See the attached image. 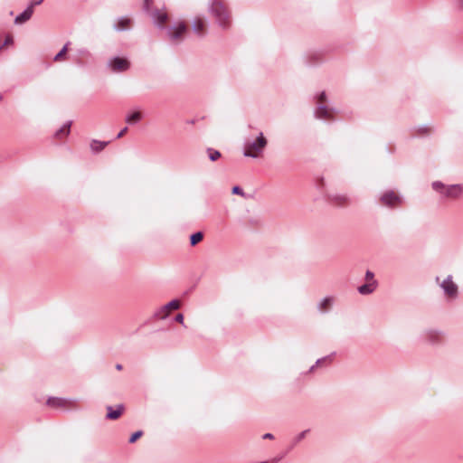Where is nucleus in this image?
Segmentation results:
<instances>
[{
  "instance_id": "nucleus-2",
  "label": "nucleus",
  "mask_w": 463,
  "mask_h": 463,
  "mask_svg": "<svg viewBox=\"0 0 463 463\" xmlns=\"http://www.w3.org/2000/svg\"><path fill=\"white\" fill-rule=\"evenodd\" d=\"M268 140L262 133L254 138L248 139L244 145V156L252 158L262 157Z\"/></svg>"
},
{
  "instance_id": "nucleus-4",
  "label": "nucleus",
  "mask_w": 463,
  "mask_h": 463,
  "mask_svg": "<svg viewBox=\"0 0 463 463\" xmlns=\"http://www.w3.org/2000/svg\"><path fill=\"white\" fill-rule=\"evenodd\" d=\"M379 202L383 206L396 208L402 203V199L397 192L390 190L382 194Z\"/></svg>"
},
{
  "instance_id": "nucleus-10",
  "label": "nucleus",
  "mask_w": 463,
  "mask_h": 463,
  "mask_svg": "<svg viewBox=\"0 0 463 463\" xmlns=\"http://www.w3.org/2000/svg\"><path fill=\"white\" fill-rule=\"evenodd\" d=\"M440 286L444 289L447 296L453 298L457 295L458 287L452 281V279L450 276H449L445 280H443V282L440 284Z\"/></svg>"
},
{
  "instance_id": "nucleus-17",
  "label": "nucleus",
  "mask_w": 463,
  "mask_h": 463,
  "mask_svg": "<svg viewBox=\"0 0 463 463\" xmlns=\"http://www.w3.org/2000/svg\"><path fill=\"white\" fill-rule=\"evenodd\" d=\"M375 281H373V283H366L364 285H362L358 288L359 293L363 295L370 294L375 289Z\"/></svg>"
},
{
  "instance_id": "nucleus-20",
  "label": "nucleus",
  "mask_w": 463,
  "mask_h": 463,
  "mask_svg": "<svg viewBox=\"0 0 463 463\" xmlns=\"http://www.w3.org/2000/svg\"><path fill=\"white\" fill-rule=\"evenodd\" d=\"M141 118H142L141 112L135 111L127 118V122L128 124H135V123L138 122L141 119Z\"/></svg>"
},
{
  "instance_id": "nucleus-35",
  "label": "nucleus",
  "mask_w": 463,
  "mask_h": 463,
  "mask_svg": "<svg viewBox=\"0 0 463 463\" xmlns=\"http://www.w3.org/2000/svg\"><path fill=\"white\" fill-rule=\"evenodd\" d=\"M307 432V430L303 431V432L299 435V439H302V438H304Z\"/></svg>"
},
{
  "instance_id": "nucleus-22",
  "label": "nucleus",
  "mask_w": 463,
  "mask_h": 463,
  "mask_svg": "<svg viewBox=\"0 0 463 463\" xmlns=\"http://www.w3.org/2000/svg\"><path fill=\"white\" fill-rule=\"evenodd\" d=\"M130 25H131L130 18H122L118 22L117 29H118V30L128 29Z\"/></svg>"
},
{
  "instance_id": "nucleus-12",
  "label": "nucleus",
  "mask_w": 463,
  "mask_h": 463,
  "mask_svg": "<svg viewBox=\"0 0 463 463\" xmlns=\"http://www.w3.org/2000/svg\"><path fill=\"white\" fill-rule=\"evenodd\" d=\"M329 200L337 206H345L349 203V198L345 194H332Z\"/></svg>"
},
{
  "instance_id": "nucleus-33",
  "label": "nucleus",
  "mask_w": 463,
  "mask_h": 463,
  "mask_svg": "<svg viewBox=\"0 0 463 463\" xmlns=\"http://www.w3.org/2000/svg\"><path fill=\"white\" fill-rule=\"evenodd\" d=\"M264 439H272L273 438V435L270 434V433H267L263 436Z\"/></svg>"
},
{
  "instance_id": "nucleus-21",
  "label": "nucleus",
  "mask_w": 463,
  "mask_h": 463,
  "mask_svg": "<svg viewBox=\"0 0 463 463\" xmlns=\"http://www.w3.org/2000/svg\"><path fill=\"white\" fill-rule=\"evenodd\" d=\"M203 239V234L201 232H195L190 237V242L192 246H195L199 242H201Z\"/></svg>"
},
{
  "instance_id": "nucleus-27",
  "label": "nucleus",
  "mask_w": 463,
  "mask_h": 463,
  "mask_svg": "<svg viewBox=\"0 0 463 463\" xmlns=\"http://www.w3.org/2000/svg\"><path fill=\"white\" fill-rule=\"evenodd\" d=\"M365 279L367 283H373V281H375L373 279V273L368 270L365 274Z\"/></svg>"
},
{
  "instance_id": "nucleus-29",
  "label": "nucleus",
  "mask_w": 463,
  "mask_h": 463,
  "mask_svg": "<svg viewBox=\"0 0 463 463\" xmlns=\"http://www.w3.org/2000/svg\"><path fill=\"white\" fill-rule=\"evenodd\" d=\"M232 194L243 195V191L239 186H234L232 188Z\"/></svg>"
},
{
  "instance_id": "nucleus-8",
  "label": "nucleus",
  "mask_w": 463,
  "mask_h": 463,
  "mask_svg": "<svg viewBox=\"0 0 463 463\" xmlns=\"http://www.w3.org/2000/svg\"><path fill=\"white\" fill-rule=\"evenodd\" d=\"M325 101H326V93L322 92L317 99V102H318L319 106L317 109V115L320 118L328 119L331 118V111L327 108L323 106Z\"/></svg>"
},
{
  "instance_id": "nucleus-25",
  "label": "nucleus",
  "mask_w": 463,
  "mask_h": 463,
  "mask_svg": "<svg viewBox=\"0 0 463 463\" xmlns=\"http://www.w3.org/2000/svg\"><path fill=\"white\" fill-rule=\"evenodd\" d=\"M143 435V432L141 430L136 431L133 433L129 439L130 443L136 442L139 438H141Z\"/></svg>"
},
{
  "instance_id": "nucleus-32",
  "label": "nucleus",
  "mask_w": 463,
  "mask_h": 463,
  "mask_svg": "<svg viewBox=\"0 0 463 463\" xmlns=\"http://www.w3.org/2000/svg\"><path fill=\"white\" fill-rule=\"evenodd\" d=\"M429 335H430V339H438V337H439L438 333H436V332H430L429 334Z\"/></svg>"
},
{
  "instance_id": "nucleus-26",
  "label": "nucleus",
  "mask_w": 463,
  "mask_h": 463,
  "mask_svg": "<svg viewBox=\"0 0 463 463\" xmlns=\"http://www.w3.org/2000/svg\"><path fill=\"white\" fill-rule=\"evenodd\" d=\"M13 43H14L13 36L11 34L6 35L5 43H4L3 46L0 47V50L2 48L7 47V46L13 44Z\"/></svg>"
},
{
  "instance_id": "nucleus-1",
  "label": "nucleus",
  "mask_w": 463,
  "mask_h": 463,
  "mask_svg": "<svg viewBox=\"0 0 463 463\" xmlns=\"http://www.w3.org/2000/svg\"><path fill=\"white\" fill-rule=\"evenodd\" d=\"M210 12L222 28L226 29L231 25V14L222 0H213Z\"/></svg>"
},
{
  "instance_id": "nucleus-6",
  "label": "nucleus",
  "mask_w": 463,
  "mask_h": 463,
  "mask_svg": "<svg viewBox=\"0 0 463 463\" xmlns=\"http://www.w3.org/2000/svg\"><path fill=\"white\" fill-rule=\"evenodd\" d=\"M188 32V27L184 22H180L176 26L169 30V37L172 42H181Z\"/></svg>"
},
{
  "instance_id": "nucleus-5",
  "label": "nucleus",
  "mask_w": 463,
  "mask_h": 463,
  "mask_svg": "<svg viewBox=\"0 0 463 463\" xmlns=\"http://www.w3.org/2000/svg\"><path fill=\"white\" fill-rule=\"evenodd\" d=\"M47 404L52 408L61 410H71L77 408L76 402L57 397L48 399Z\"/></svg>"
},
{
  "instance_id": "nucleus-7",
  "label": "nucleus",
  "mask_w": 463,
  "mask_h": 463,
  "mask_svg": "<svg viewBox=\"0 0 463 463\" xmlns=\"http://www.w3.org/2000/svg\"><path fill=\"white\" fill-rule=\"evenodd\" d=\"M180 307L179 300H172L166 305L163 306L156 313V317L160 319H165L169 316L173 310H176Z\"/></svg>"
},
{
  "instance_id": "nucleus-34",
  "label": "nucleus",
  "mask_w": 463,
  "mask_h": 463,
  "mask_svg": "<svg viewBox=\"0 0 463 463\" xmlns=\"http://www.w3.org/2000/svg\"><path fill=\"white\" fill-rule=\"evenodd\" d=\"M43 0H40V1H35L33 3H32L31 5H33V7L36 5H40L42 3Z\"/></svg>"
},
{
  "instance_id": "nucleus-31",
  "label": "nucleus",
  "mask_w": 463,
  "mask_h": 463,
  "mask_svg": "<svg viewBox=\"0 0 463 463\" xmlns=\"http://www.w3.org/2000/svg\"><path fill=\"white\" fill-rule=\"evenodd\" d=\"M128 131V128H124L118 134V138H121Z\"/></svg>"
},
{
  "instance_id": "nucleus-36",
  "label": "nucleus",
  "mask_w": 463,
  "mask_h": 463,
  "mask_svg": "<svg viewBox=\"0 0 463 463\" xmlns=\"http://www.w3.org/2000/svg\"><path fill=\"white\" fill-rule=\"evenodd\" d=\"M116 369H117V370H118V371L122 370V365H121V364H117V365H116Z\"/></svg>"
},
{
  "instance_id": "nucleus-9",
  "label": "nucleus",
  "mask_w": 463,
  "mask_h": 463,
  "mask_svg": "<svg viewBox=\"0 0 463 463\" xmlns=\"http://www.w3.org/2000/svg\"><path fill=\"white\" fill-rule=\"evenodd\" d=\"M110 68L115 72L125 71L129 68V61L125 58L117 57L110 61Z\"/></svg>"
},
{
  "instance_id": "nucleus-28",
  "label": "nucleus",
  "mask_w": 463,
  "mask_h": 463,
  "mask_svg": "<svg viewBox=\"0 0 463 463\" xmlns=\"http://www.w3.org/2000/svg\"><path fill=\"white\" fill-rule=\"evenodd\" d=\"M153 4V0H145L144 8L148 11Z\"/></svg>"
},
{
  "instance_id": "nucleus-30",
  "label": "nucleus",
  "mask_w": 463,
  "mask_h": 463,
  "mask_svg": "<svg viewBox=\"0 0 463 463\" xmlns=\"http://www.w3.org/2000/svg\"><path fill=\"white\" fill-rule=\"evenodd\" d=\"M175 320L180 324H184V316L182 314H178L175 317Z\"/></svg>"
},
{
  "instance_id": "nucleus-13",
  "label": "nucleus",
  "mask_w": 463,
  "mask_h": 463,
  "mask_svg": "<svg viewBox=\"0 0 463 463\" xmlns=\"http://www.w3.org/2000/svg\"><path fill=\"white\" fill-rule=\"evenodd\" d=\"M153 17H154L156 24H158L160 26H164L168 21L167 13L163 10H156L153 13Z\"/></svg>"
},
{
  "instance_id": "nucleus-3",
  "label": "nucleus",
  "mask_w": 463,
  "mask_h": 463,
  "mask_svg": "<svg viewBox=\"0 0 463 463\" xmlns=\"http://www.w3.org/2000/svg\"><path fill=\"white\" fill-rule=\"evenodd\" d=\"M432 187L441 196L449 200L459 199L463 194V185L461 184L446 185L441 182H434Z\"/></svg>"
},
{
  "instance_id": "nucleus-16",
  "label": "nucleus",
  "mask_w": 463,
  "mask_h": 463,
  "mask_svg": "<svg viewBox=\"0 0 463 463\" xmlns=\"http://www.w3.org/2000/svg\"><path fill=\"white\" fill-rule=\"evenodd\" d=\"M69 45H70V43H67L63 46V48L55 55L54 59H53L55 62H60V61H63L66 60L67 52L69 51Z\"/></svg>"
},
{
  "instance_id": "nucleus-23",
  "label": "nucleus",
  "mask_w": 463,
  "mask_h": 463,
  "mask_svg": "<svg viewBox=\"0 0 463 463\" xmlns=\"http://www.w3.org/2000/svg\"><path fill=\"white\" fill-rule=\"evenodd\" d=\"M70 128L71 123L64 125L62 128H60V130L57 131L56 137L59 138L61 137H67L70 134Z\"/></svg>"
},
{
  "instance_id": "nucleus-11",
  "label": "nucleus",
  "mask_w": 463,
  "mask_h": 463,
  "mask_svg": "<svg viewBox=\"0 0 463 463\" xmlns=\"http://www.w3.org/2000/svg\"><path fill=\"white\" fill-rule=\"evenodd\" d=\"M193 30L198 36H203L207 32V21L202 17H196L193 24Z\"/></svg>"
},
{
  "instance_id": "nucleus-19",
  "label": "nucleus",
  "mask_w": 463,
  "mask_h": 463,
  "mask_svg": "<svg viewBox=\"0 0 463 463\" xmlns=\"http://www.w3.org/2000/svg\"><path fill=\"white\" fill-rule=\"evenodd\" d=\"M333 304V298H326L319 305V309L322 312H326L330 309Z\"/></svg>"
},
{
  "instance_id": "nucleus-15",
  "label": "nucleus",
  "mask_w": 463,
  "mask_h": 463,
  "mask_svg": "<svg viewBox=\"0 0 463 463\" xmlns=\"http://www.w3.org/2000/svg\"><path fill=\"white\" fill-rule=\"evenodd\" d=\"M107 410H108L107 418L109 420H117L121 416V414L124 411V406L118 405L116 410H113L112 407L108 406Z\"/></svg>"
},
{
  "instance_id": "nucleus-37",
  "label": "nucleus",
  "mask_w": 463,
  "mask_h": 463,
  "mask_svg": "<svg viewBox=\"0 0 463 463\" xmlns=\"http://www.w3.org/2000/svg\"><path fill=\"white\" fill-rule=\"evenodd\" d=\"M460 2H461V5L463 6V0H460Z\"/></svg>"
},
{
  "instance_id": "nucleus-18",
  "label": "nucleus",
  "mask_w": 463,
  "mask_h": 463,
  "mask_svg": "<svg viewBox=\"0 0 463 463\" xmlns=\"http://www.w3.org/2000/svg\"><path fill=\"white\" fill-rule=\"evenodd\" d=\"M107 145H108V142L94 139L90 142V148L94 152H99V151L103 150Z\"/></svg>"
},
{
  "instance_id": "nucleus-24",
  "label": "nucleus",
  "mask_w": 463,
  "mask_h": 463,
  "mask_svg": "<svg viewBox=\"0 0 463 463\" xmlns=\"http://www.w3.org/2000/svg\"><path fill=\"white\" fill-rule=\"evenodd\" d=\"M207 152H208L209 157L212 161H216L217 159H219L221 157V153L217 150L209 148L207 150Z\"/></svg>"
},
{
  "instance_id": "nucleus-14",
  "label": "nucleus",
  "mask_w": 463,
  "mask_h": 463,
  "mask_svg": "<svg viewBox=\"0 0 463 463\" xmlns=\"http://www.w3.org/2000/svg\"><path fill=\"white\" fill-rule=\"evenodd\" d=\"M33 14V5H30L24 13H22L15 18L14 23L17 24H24L32 17Z\"/></svg>"
}]
</instances>
